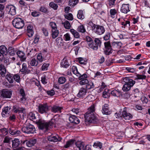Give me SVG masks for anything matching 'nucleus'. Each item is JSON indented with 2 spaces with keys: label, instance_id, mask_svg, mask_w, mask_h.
I'll use <instances>...</instances> for the list:
<instances>
[{
  "label": "nucleus",
  "instance_id": "1",
  "mask_svg": "<svg viewBox=\"0 0 150 150\" xmlns=\"http://www.w3.org/2000/svg\"><path fill=\"white\" fill-rule=\"evenodd\" d=\"M95 110V106L93 105L88 109V111L84 115L86 122L89 123H94L96 122V118L94 114Z\"/></svg>",
  "mask_w": 150,
  "mask_h": 150
},
{
  "label": "nucleus",
  "instance_id": "2",
  "mask_svg": "<svg viewBox=\"0 0 150 150\" xmlns=\"http://www.w3.org/2000/svg\"><path fill=\"white\" fill-rule=\"evenodd\" d=\"M124 79L126 81L122 87V90L124 91H127L130 89L133 86L135 83V81L127 77H125Z\"/></svg>",
  "mask_w": 150,
  "mask_h": 150
},
{
  "label": "nucleus",
  "instance_id": "3",
  "mask_svg": "<svg viewBox=\"0 0 150 150\" xmlns=\"http://www.w3.org/2000/svg\"><path fill=\"white\" fill-rule=\"evenodd\" d=\"M88 24L90 25H91V24L93 25L92 28L94 30V32L97 34L100 35L105 32V29L103 26L96 25L91 21L89 22Z\"/></svg>",
  "mask_w": 150,
  "mask_h": 150
},
{
  "label": "nucleus",
  "instance_id": "4",
  "mask_svg": "<svg viewBox=\"0 0 150 150\" xmlns=\"http://www.w3.org/2000/svg\"><path fill=\"white\" fill-rule=\"evenodd\" d=\"M36 123L38 125L40 129L43 130L45 132L47 131L48 130L49 124L45 121L39 120H36Z\"/></svg>",
  "mask_w": 150,
  "mask_h": 150
},
{
  "label": "nucleus",
  "instance_id": "5",
  "mask_svg": "<svg viewBox=\"0 0 150 150\" xmlns=\"http://www.w3.org/2000/svg\"><path fill=\"white\" fill-rule=\"evenodd\" d=\"M13 26L16 28L21 29L24 25V21L20 18H16L12 21Z\"/></svg>",
  "mask_w": 150,
  "mask_h": 150
},
{
  "label": "nucleus",
  "instance_id": "6",
  "mask_svg": "<svg viewBox=\"0 0 150 150\" xmlns=\"http://www.w3.org/2000/svg\"><path fill=\"white\" fill-rule=\"evenodd\" d=\"M12 95V92L7 89H4L0 91V96L3 99L10 98Z\"/></svg>",
  "mask_w": 150,
  "mask_h": 150
},
{
  "label": "nucleus",
  "instance_id": "7",
  "mask_svg": "<svg viewBox=\"0 0 150 150\" xmlns=\"http://www.w3.org/2000/svg\"><path fill=\"white\" fill-rule=\"evenodd\" d=\"M21 130L24 133L27 134H33L35 132V129L33 125H30L26 127H22Z\"/></svg>",
  "mask_w": 150,
  "mask_h": 150
},
{
  "label": "nucleus",
  "instance_id": "8",
  "mask_svg": "<svg viewBox=\"0 0 150 150\" xmlns=\"http://www.w3.org/2000/svg\"><path fill=\"white\" fill-rule=\"evenodd\" d=\"M39 112L42 114L47 113L48 111V106L46 104H40L38 107Z\"/></svg>",
  "mask_w": 150,
  "mask_h": 150
},
{
  "label": "nucleus",
  "instance_id": "9",
  "mask_svg": "<svg viewBox=\"0 0 150 150\" xmlns=\"http://www.w3.org/2000/svg\"><path fill=\"white\" fill-rule=\"evenodd\" d=\"M6 10L9 14L11 15H14L16 14V8L15 7L12 5H8L6 7Z\"/></svg>",
  "mask_w": 150,
  "mask_h": 150
},
{
  "label": "nucleus",
  "instance_id": "10",
  "mask_svg": "<svg viewBox=\"0 0 150 150\" xmlns=\"http://www.w3.org/2000/svg\"><path fill=\"white\" fill-rule=\"evenodd\" d=\"M47 139L50 142H56L61 141L62 138L58 135H51L48 137Z\"/></svg>",
  "mask_w": 150,
  "mask_h": 150
},
{
  "label": "nucleus",
  "instance_id": "11",
  "mask_svg": "<svg viewBox=\"0 0 150 150\" xmlns=\"http://www.w3.org/2000/svg\"><path fill=\"white\" fill-rule=\"evenodd\" d=\"M11 108L10 107L7 106L3 109L2 115L3 117H6L9 116Z\"/></svg>",
  "mask_w": 150,
  "mask_h": 150
},
{
  "label": "nucleus",
  "instance_id": "12",
  "mask_svg": "<svg viewBox=\"0 0 150 150\" xmlns=\"http://www.w3.org/2000/svg\"><path fill=\"white\" fill-rule=\"evenodd\" d=\"M122 117L126 120H129L132 118V115L129 113L127 112L125 109L124 108V110L122 112Z\"/></svg>",
  "mask_w": 150,
  "mask_h": 150
},
{
  "label": "nucleus",
  "instance_id": "13",
  "mask_svg": "<svg viewBox=\"0 0 150 150\" xmlns=\"http://www.w3.org/2000/svg\"><path fill=\"white\" fill-rule=\"evenodd\" d=\"M129 5V4H122L120 9L121 11L124 13H127L129 11H130Z\"/></svg>",
  "mask_w": 150,
  "mask_h": 150
},
{
  "label": "nucleus",
  "instance_id": "14",
  "mask_svg": "<svg viewBox=\"0 0 150 150\" xmlns=\"http://www.w3.org/2000/svg\"><path fill=\"white\" fill-rule=\"evenodd\" d=\"M104 45L106 50L108 52V54H109L110 53H112V48L110 42L108 41L105 42Z\"/></svg>",
  "mask_w": 150,
  "mask_h": 150
},
{
  "label": "nucleus",
  "instance_id": "15",
  "mask_svg": "<svg viewBox=\"0 0 150 150\" xmlns=\"http://www.w3.org/2000/svg\"><path fill=\"white\" fill-rule=\"evenodd\" d=\"M87 92V89L83 87L81 88L79 90L78 94H77V96L79 97H81L85 96Z\"/></svg>",
  "mask_w": 150,
  "mask_h": 150
},
{
  "label": "nucleus",
  "instance_id": "16",
  "mask_svg": "<svg viewBox=\"0 0 150 150\" xmlns=\"http://www.w3.org/2000/svg\"><path fill=\"white\" fill-rule=\"evenodd\" d=\"M69 120L71 123H74L76 124H79L80 122L79 119L74 115L70 116L69 118Z\"/></svg>",
  "mask_w": 150,
  "mask_h": 150
},
{
  "label": "nucleus",
  "instance_id": "17",
  "mask_svg": "<svg viewBox=\"0 0 150 150\" xmlns=\"http://www.w3.org/2000/svg\"><path fill=\"white\" fill-rule=\"evenodd\" d=\"M102 112L103 114L106 115L110 114V112L109 110L108 105V104H105L103 106Z\"/></svg>",
  "mask_w": 150,
  "mask_h": 150
},
{
  "label": "nucleus",
  "instance_id": "18",
  "mask_svg": "<svg viewBox=\"0 0 150 150\" xmlns=\"http://www.w3.org/2000/svg\"><path fill=\"white\" fill-rule=\"evenodd\" d=\"M8 131L10 134L16 136H18L21 133L20 131L15 130L13 128L9 129Z\"/></svg>",
  "mask_w": 150,
  "mask_h": 150
},
{
  "label": "nucleus",
  "instance_id": "19",
  "mask_svg": "<svg viewBox=\"0 0 150 150\" xmlns=\"http://www.w3.org/2000/svg\"><path fill=\"white\" fill-rule=\"evenodd\" d=\"M12 146L14 148L18 147L20 144V142L18 139H15L12 141Z\"/></svg>",
  "mask_w": 150,
  "mask_h": 150
},
{
  "label": "nucleus",
  "instance_id": "20",
  "mask_svg": "<svg viewBox=\"0 0 150 150\" xmlns=\"http://www.w3.org/2000/svg\"><path fill=\"white\" fill-rule=\"evenodd\" d=\"M17 54L20 58L21 61H24L26 59V57L25 56V54L23 52L19 51L17 52Z\"/></svg>",
  "mask_w": 150,
  "mask_h": 150
},
{
  "label": "nucleus",
  "instance_id": "21",
  "mask_svg": "<svg viewBox=\"0 0 150 150\" xmlns=\"http://www.w3.org/2000/svg\"><path fill=\"white\" fill-rule=\"evenodd\" d=\"M6 70L5 66L3 64L0 65V74L2 77L5 76Z\"/></svg>",
  "mask_w": 150,
  "mask_h": 150
},
{
  "label": "nucleus",
  "instance_id": "22",
  "mask_svg": "<svg viewBox=\"0 0 150 150\" xmlns=\"http://www.w3.org/2000/svg\"><path fill=\"white\" fill-rule=\"evenodd\" d=\"M62 108L59 107L58 106H54L52 108L51 111L52 112H61V110Z\"/></svg>",
  "mask_w": 150,
  "mask_h": 150
},
{
  "label": "nucleus",
  "instance_id": "23",
  "mask_svg": "<svg viewBox=\"0 0 150 150\" xmlns=\"http://www.w3.org/2000/svg\"><path fill=\"white\" fill-rule=\"evenodd\" d=\"M77 147L79 148V150H84V143L81 141H77L75 143Z\"/></svg>",
  "mask_w": 150,
  "mask_h": 150
},
{
  "label": "nucleus",
  "instance_id": "24",
  "mask_svg": "<svg viewBox=\"0 0 150 150\" xmlns=\"http://www.w3.org/2000/svg\"><path fill=\"white\" fill-rule=\"evenodd\" d=\"M36 142V140L35 139H33L27 141L26 145L28 147H31L33 146Z\"/></svg>",
  "mask_w": 150,
  "mask_h": 150
},
{
  "label": "nucleus",
  "instance_id": "25",
  "mask_svg": "<svg viewBox=\"0 0 150 150\" xmlns=\"http://www.w3.org/2000/svg\"><path fill=\"white\" fill-rule=\"evenodd\" d=\"M111 94L112 95L115 97H118L121 95L122 93L120 91L118 90H115L111 92Z\"/></svg>",
  "mask_w": 150,
  "mask_h": 150
},
{
  "label": "nucleus",
  "instance_id": "26",
  "mask_svg": "<svg viewBox=\"0 0 150 150\" xmlns=\"http://www.w3.org/2000/svg\"><path fill=\"white\" fill-rule=\"evenodd\" d=\"M14 110V112L15 113H23L24 111L25 110V109L24 108H16L15 106L13 107Z\"/></svg>",
  "mask_w": 150,
  "mask_h": 150
},
{
  "label": "nucleus",
  "instance_id": "27",
  "mask_svg": "<svg viewBox=\"0 0 150 150\" xmlns=\"http://www.w3.org/2000/svg\"><path fill=\"white\" fill-rule=\"evenodd\" d=\"M13 75L8 74L6 76V78L10 83H11L13 82Z\"/></svg>",
  "mask_w": 150,
  "mask_h": 150
},
{
  "label": "nucleus",
  "instance_id": "28",
  "mask_svg": "<svg viewBox=\"0 0 150 150\" xmlns=\"http://www.w3.org/2000/svg\"><path fill=\"white\" fill-rule=\"evenodd\" d=\"M7 51V48L5 46L2 45L0 46V52L3 55L4 54L6 55Z\"/></svg>",
  "mask_w": 150,
  "mask_h": 150
},
{
  "label": "nucleus",
  "instance_id": "29",
  "mask_svg": "<svg viewBox=\"0 0 150 150\" xmlns=\"http://www.w3.org/2000/svg\"><path fill=\"white\" fill-rule=\"evenodd\" d=\"M59 34V32L57 29L52 30L51 36L53 39H55L57 38Z\"/></svg>",
  "mask_w": 150,
  "mask_h": 150
},
{
  "label": "nucleus",
  "instance_id": "30",
  "mask_svg": "<svg viewBox=\"0 0 150 150\" xmlns=\"http://www.w3.org/2000/svg\"><path fill=\"white\" fill-rule=\"evenodd\" d=\"M75 143L76 142L74 139H70L67 142L64 147L65 148H67Z\"/></svg>",
  "mask_w": 150,
  "mask_h": 150
},
{
  "label": "nucleus",
  "instance_id": "31",
  "mask_svg": "<svg viewBox=\"0 0 150 150\" xmlns=\"http://www.w3.org/2000/svg\"><path fill=\"white\" fill-rule=\"evenodd\" d=\"M61 65L62 67L67 68L69 66V64L67 60L64 59L61 62Z\"/></svg>",
  "mask_w": 150,
  "mask_h": 150
},
{
  "label": "nucleus",
  "instance_id": "32",
  "mask_svg": "<svg viewBox=\"0 0 150 150\" xmlns=\"http://www.w3.org/2000/svg\"><path fill=\"white\" fill-rule=\"evenodd\" d=\"M88 46L94 50H96L98 49V46L96 45L93 42L91 43H88Z\"/></svg>",
  "mask_w": 150,
  "mask_h": 150
},
{
  "label": "nucleus",
  "instance_id": "33",
  "mask_svg": "<svg viewBox=\"0 0 150 150\" xmlns=\"http://www.w3.org/2000/svg\"><path fill=\"white\" fill-rule=\"evenodd\" d=\"M70 32L73 35L74 37L76 38H78L79 37V33L74 29H71L70 30Z\"/></svg>",
  "mask_w": 150,
  "mask_h": 150
},
{
  "label": "nucleus",
  "instance_id": "34",
  "mask_svg": "<svg viewBox=\"0 0 150 150\" xmlns=\"http://www.w3.org/2000/svg\"><path fill=\"white\" fill-rule=\"evenodd\" d=\"M77 31L80 32L84 33L86 31V29L83 25H81L78 26Z\"/></svg>",
  "mask_w": 150,
  "mask_h": 150
},
{
  "label": "nucleus",
  "instance_id": "35",
  "mask_svg": "<svg viewBox=\"0 0 150 150\" xmlns=\"http://www.w3.org/2000/svg\"><path fill=\"white\" fill-rule=\"evenodd\" d=\"M77 17L79 19H83L84 18V16L83 14V11L79 10L78 12Z\"/></svg>",
  "mask_w": 150,
  "mask_h": 150
},
{
  "label": "nucleus",
  "instance_id": "36",
  "mask_svg": "<svg viewBox=\"0 0 150 150\" xmlns=\"http://www.w3.org/2000/svg\"><path fill=\"white\" fill-rule=\"evenodd\" d=\"M64 25V28L67 29H69L71 27V25L70 23L67 21H65L64 23H62Z\"/></svg>",
  "mask_w": 150,
  "mask_h": 150
},
{
  "label": "nucleus",
  "instance_id": "37",
  "mask_svg": "<svg viewBox=\"0 0 150 150\" xmlns=\"http://www.w3.org/2000/svg\"><path fill=\"white\" fill-rule=\"evenodd\" d=\"M7 130L6 128H3L0 129V135L5 136L7 135Z\"/></svg>",
  "mask_w": 150,
  "mask_h": 150
},
{
  "label": "nucleus",
  "instance_id": "38",
  "mask_svg": "<svg viewBox=\"0 0 150 150\" xmlns=\"http://www.w3.org/2000/svg\"><path fill=\"white\" fill-rule=\"evenodd\" d=\"M78 2V0H69V5L74 6Z\"/></svg>",
  "mask_w": 150,
  "mask_h": 150
},
{
  "label": "nucleus",
  "instance_id": "39",
  "mask_svg": "<svg viewBox=\"0 0 150 150\" xmlns=\"http://www.w3.org/2000/svg\"><path fill=\"white\" fill-rule=\"evenodd\" d=\"M94 87V85L93 83L92 82H88V83L86 86V88L88 89H90L91 88H93Z\"/></svg>",
  "mask_w": 150,
  "mask_h": 150
},
{
  "label": "nucleus",
  "instance_id": "40",
  "mask_svg": "<svg viewBox=\"0 0 150 150\" xmlns=\"http://www.w3.org/2000/svg\"><path fill=\"white\" fill-rule=\"evenodd\" d=\"M49 5L51 7L55 10H57L58 8V5L53 2H52L50 3Z\"/></svg>",
  "mask_w": 150,
  "mask_h": 150
},
{
  "label": "nucleus",
  "instance_id": "41",
  "mask_svg": "<svg viewBox=\"0 0 150 150\" xmlns=\"http://www.w3.org/2000/svg\"><path fill=\"white\" fill-rule=\"evenodd\" d=\"M66 18L69 20L72 21L73 19V17L72 14L71 13H69L64 16Z\"/></svg>",
  "mask_w": 150,
  "mask_h": 150
},
{
  "label": "nucleus",
  "instance_id": "42",
  "mask_svg": "<svg viewBox=\"0 0 150 150\" xmlns=\"http://www.w3.org/2000/svg\"><path fill=\"white\" fill-rule=\"evenodd\" d=\"M30 64L32 66H36L38 64V62L37 61L35 58L33 59L31 61Z\"/></svg>",
  "mask_w": 150,
  "mask_h": 150
},
{
  "label": "nucleus",
  "instance_id": "43",
  "mask_svg": "<svg viewBox=\"0 0 150 150\" xmlns=\"http://www.w3.org/2000/svg\"><path fill=\"white\" fill-rule=\"evenodd\" d=\"M8 52L9 54L11 56H13L16 53L14 49L12 48V47H10L8 48Z\"/></svg>",
  "mask_w": 150,
  "mask_h": 150
},
{
  "label": "nucleus",
  "instance_id": "44",
  "mask_svg": "<svg viewBox=\"0 0 150 150\" xmlns=\"http://www.w3.org/2000/svg\"><path fill=\"white\" fill-rule=\"evenodd\" d=\"M24 74L27 71L26 64L25 63H23L22 65V68L20 70Z\"/></svg>",
  "mask_w": 150,
  "mask_h": 150
},
{
  "label": "nucleus",
  "instance_id": "45",
  "mask_svg": "<svg viewBox=\"0 0 150 150\" xmlns=\"http://www.w3.org/2000/svg\"><path fill=\"white\" fill-rule=\"evenodd\" d=\"M121 25H123L122 27L125 28L126 27L130 26V22L129 21H126L121 23Z\"/></svg>",
  "mask_w": 150,
  "mask_h": 150
},
{
  "label": "nucleus",
  "instance_id": "46",
  "mask_svg": "<svg viewBox=\"0 0 150 150\" xmlns=\"http://www.w3.org/2000/svg\"><path fill=\"white\" fill-rule=\"evenodd\" d=\"M11 138L8 136L5 137L3 141L4 143H10Z\"/></svg>",
  "mask_w": 150,
  "mask_h": 150
},
{
  "label": "nucleus",
  "instance_id": "47",
  "mask_svg": "<svg viewBox=\"0 0 150 150\" xmlns=\"http://www.w3.org/2000/svg\"><path fill=\"white\" fill-rule=\"evenodd\" d=\"M66 81V79L64 77H61L59 78L58 81L59 83L62 84L64 83Z\"/></svg>",
  "mask_w": 150,
  "mask_h": 150
},
{
  "label": "nucleus",
  "instance_id": "48",
  "mask_svg": "<svg viewBox=\"0 0 150 150\" xmlns=\"http://www.w3.org/2000/svg\"><path fill=\"white\" fill-rule=\"evenodd\" d=\"M37 59L39 62H41L44 59L41 53L39 54L37 56Z\"/></svg>",
  "mask_w": 150,
  "mask_h": 150
},
{
  "label": "nucleus",
  "instance_id": "49",
  "mask_svg": "<svg viewBox=\"0 0 150 150\" xmlns=\"http://www.w3.org/2000/svg\"><path fill=\"white\" fill-rule=\"evenodd\" d=\"M125 70L129 72L132 73H134L136 71V69H135L128 67H126Z\"/></svg>",
  "mask_w": 150,
  "mask_h": 150
},
{
  "label": "nucleus",
  "instance_id": "50",
  "mask_svg": "<svg viewBox=\"0 0 150 150\" xmlns=\"http://www.w3.org/2000/svg\"><path fill=\"white\" fill-rule=\"evenodd\" d=\"M94 43L96 45L98 46H98H100L101 42L99 39L96 38L94 40Z\"/></svg>",
  "mask_w": 150,
  "mask_h": 150
},
{
  "label": "nucleus",
  "instance_id": "51",
  "mask_svg": "<svg viewBox=\"0 0 150 150\" xmlns=\"http://www.w3.org/2000/svg\"><path fill=\"white\" fill-rule=\"evenodd\" d=\"M88 81L86 79L81 80L79 82V84L81 85H84L88 83Z\"/></svg>",
  "mask_w": 150,
  "mask_h": 150
},
{
  "label": "nucleus",
  "instance_id": "52",
  "mask_svg": "<svg viewBox=\"0 0 150 150\" xmlns=\"http://www.w3.org/2000/svg\"><path fill=\"white\" fill-rule=\"evenodd\" d=\"M71 87V85L69 83H67L62 86L63 89L66 90Z\"/></svg>",
  "mask_w": 150,
  "mask_h": 150
},
{
  "label": "nucleus",
  "instance_id": "53",
  "mask_svg": "<svg viewBox=\"0 0 150 150\" xmlns=\"http://www.w3.org/2000/svg\"><path fill=\"white\" fill-rule=\"evenodd\" d=\"M50 25L52 29V30L57 29V26L55 23L54 22H51L50 23Z\"/></svg>",
  "mask_w": 150,
  "mask_h": 150
},
{
  "label": "nucleus",
  "instance_id": "54",
  "mask_svg": "<svg viewBox=\"0 0 150 150\" xmlns=\"http://www.w3.org/2000/svg\"><path fill=\"white\" fill-rule=\"evenodd\" d=\"M78 59V61L80 64L84 65L86 64V61L84 60L83 58L79 57Z\"/></svg>",
  "mask_w": 150,
  "mask_h": 150
},
{
  "label": "nucleus",
  "instance_id": "55",
  "mask_svg": "<svg viewBox=\"0 0 150 150\" xmlns=\"http://www.w3.org/2000/svg\"><path fill=\"white\" fill-rule=\"evenodd\" d=\"M13 79L17 82H19L20 80V77L19 75L17 74L13 76Z\"/></svg>",
  "mask_w": 150,
  "mask_h": 150
},
{
  "label": "nucleus",
  "instance_id": "56",
  "mask_svg": "<svg viewBox=\"0 0 150 150\" xmlns=\"http://www.w3.org/2000/svg\"><path fill=\"white\" fill-rule=\"evenodd\" d=\"M93 146L95 148H97L98 147L100 149L102 148V144L100 142H97L96 143H94L93 145Z\"/></svg>",
  "mask_w": 150,
  "mask_h": 150
},
{
  "label": "nucleus",
  "instance_id": "57",
  "mask_svg": "<svg viewBox=\"0 0 150 150\" xmlns=\"http://www.w3.org/2000/svg\"><path fill=\"white\" fill-rule=\"evenodd\" d=\"M49 64H44L41 67V70L42 71L47 70V67L49 66Z\"/></svg>",
  "mask_w": 150,
  "mask_h": 150
},
{
  "label": "nucleus",
  "instance_id": "58",
  "mask_svg": "<svg viewBox=\"0 0 150 150\" xmlns=\"http://www.w3.org/2000/svg\"><path fill=\"white\" fill-rule=\"evenodd\" d=\"M137 79H144L146 78V76L143 75L137 74Z\"/></svg>",
  "mask_w": 150,
  "mask_h": 150
},
{
  "label": "nucleus",
  "instance_id": "59",
  "mask_svg": "<svg viewBox=\"0 0 150 150\" xmlns=\"http://www.w3.org/2000/svg\"><path fill=\"white\" fill-rule=\"evenodd\" d=\"M28 117L31 120H34L36 118L35 114L32 112H30L29 113Z\"/></svg>",
  "mask_w": 150,
  "mask_h": 150
},
{
  "label": "nucleus",
  "instance_id": "60",
  "mask_svg": "<svg viewBox=\"0 0 150 150\" xmlns=\"http://www.w3.org/2000/svg\"><path fill=\"white\" fill-rule=\"evenodd\" d=\"M47 93L49 95L52 96L54 94L55 92L52 89L51 90L47 91Z\"/></svg>",
  "mask_w": 150,
  "mask_h": 150
},
{
  "label": "nucleus",
  "instance_id": "61",
  "mask_svg": "<svg viewBox=\"0 0 150 150\" xmlns=\"http://www.w3.org/2000/svg\"><path fill=\"white\" fill-rule=\"evenodd\" d=\"M87 78V75L86 74H84L82 75L81 74L80 76L79 77V79L81 81V80L86 79Z\"/></svg>",
  "mask_w": 150,
  "mask_h": 150
},
{
  "label": "nucleus",
  "instance_id": "62",
  "mask_svg": "<svg viewBox=\"0 0 150 150\" xmlns=\"http://www.w3.org/2000/svg\"><path fill=\"white\" fill-rule=\"evenodd\" d=\"M86 41L88 42V43H91L93 42V41L92 38L88 36H87L86 37Z\"/></svg>",
  "mask_w": 150,
  "mask_h": 150
},
{
  "label": "nucleus",
  "instance_id": "63",
  "mask_svg": "<svg viewBox=\"0 0 150 150\" xmlns=\"http://www.w3.org/2000/svg\"><path fill=\"white\" fill-rule=\"evenodd\" d=\"M64 39L66 41H69L70 39V37L68 33H67L64 35Z\"/></svg>",
  "mask_w": 150,
  "mask_h": 150
},
{
  "label": "nucleus",
  "instance_id": "64",
  "mask_svg": "<svg viewBox=\"0 0 150 150\" xmlns=\"http://www.w3.org/2000/svg\"><path fill=\"white\" fill-rule=\"evenodd\" d=\"M19 3L21 6H25L27 5V4L22 0H20Z\"/></svg>",
  "mask_w": 150,
  "mask_h": 150
}]
</instances>
